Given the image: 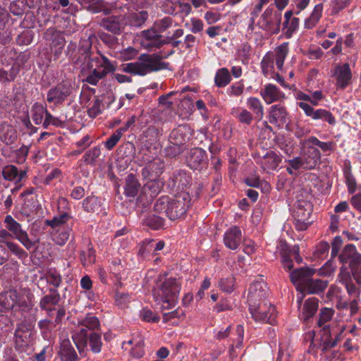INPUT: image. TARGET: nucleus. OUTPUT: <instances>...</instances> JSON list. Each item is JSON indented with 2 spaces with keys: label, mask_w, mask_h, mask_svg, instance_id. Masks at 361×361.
<instances>
[{
  "label": "nucleus",
  "mask_w": 361,
  "mask_h": 361,
  "mask_svg": "<svg viewBox=\"0 0 361 361\" xmlns=\"http://www.w3.org/2000/svg\"><path fill=\"white\" fill-rule=\"evenodd\" d=\"M180 290L181 283L176 278L159 274L154 280L152 297L161 310H170L178 303Z\"/></svg>",
  "instance_id": "obj_1"
},
{
  "label": "nucleus",
  "mask_w": 361,
  "mask_h": 361,
  "mask_svg": "<svg viewBox=\"0 0 361 361\" xmlns=\"http://www.w3.org/2000/svg\"><path fill=\"white\" fill-rule=\"evenodd\" d=\"M190 196L188 191L177 192L172 197L161 196L154 205L158 214H165L171 220H175L185 214L190 206Z\"/></svg>",
  "instance_id": "obj_2"
},
{
  "label": "nucleus",
  "mask_w": 361,
  "mask_h": 361,
  "mask_svg": "<svg viewBox=\"0 0 361 361\" xmlns=\"http://www.w3.org/2000/svg\"><path fill=\"white\" fill-rule=\"evenodd\" d=\"M338 259L343 265L338 275L339 281L344 286L353 281L351 274L345 267L348 266L354 279L361 284V254L357 252L356 247L353 244L345 245L338 255Z\"/></svg>",
  "instance_id": "obj_3"
},
{
  "label": "nucleus",
  "mask_w": 361,
  "mask_h": 361,
  "mask_svg": "<svg viewBox=\"0 0 361 361\" xmlns=\"http://www.w3.org/2000/svg\"><path fill=\"white\" fill-rule=\"evenodd\" d=\"M173 51L168 54H142L139 56L138 61L128 63L123 65V71L128 73L144 76L148 73L156 72L160 70L166 69L168 63L161 62V59L171 55Z\"/></svg>",
  "instance_id": "obj_4"
},
{
  "label": "nucleus",
  "mask_w": 361,
  "mask_h": 361,
  "mask_svg": "<svg viewBox=\"0 0 361 361\" xmlns=\"http://www.w3.org/2000/svg\"><path fill=\"white\" fill-rule=\"evenodd\" d=\"M100 328V322L99 319L87 314L86 317L78 322L72 333L73 341L80 355L85 353L87 348V338L90 334L88 331L93 332Z\"/></svg>",
  "instance_id": "obj_5"
},
{
  "label": "nucleus",
  "mask_w": 361,
  "mask_h": 361,
  "mask_svg": "<svg viewBox=\"0 0 361 361\" xmlns=\"http://www.w3.org/2000/svg\"><path fill=\"white\" fill-rule=\"evenodd\" d=\"M193 130L188 125H180L169 135V145L165 149L169 157H176L183 152L191 139Z\"/></svg>",
  "instance_id": "obj_6"
},
{
  "label": "nucleus",
  "mask_w": 361,
  "mask_h": 361,
  "mask_svg": "<svg viewBox=\"0 0 361 361\" xmlns=\"http://www.w3.org/2000/svg\"><path fill=\"white\" fill-rule=\"evenodd\" d=\"M334 312L332 309L325 307L322 309L319 313L317 324L319 327L323 326L321 336L323 350L334 348L337 343L339 334L343 331V329L331 330L329 325H325V323L332 318Z\"/></svg>",
  "instance_id": "obj_7"
},
{
  "label": "nucleus",
  "mask_w": 361,
  "mask_h": 361,
  "mask_svg": "<svg viewBox=\"0 0 361 361\" xmlns=\"http://www.w3.org/2000/svg\"><path fill=\"white\" fill-rule=\"evenodd\" d=\"M281 20V12L275 11L273 8L268 7L261 15L257 25L269 34L276 35L280 32Z\"/></svg>",
  "instance_id": "obj_8"
},
{
  "label": "nucleus",
  "mask_w": 361,
  "mask_h": 361,
  "mask_svg": "<svg viewBox=\"0 0 361 361\" xmlns=\"http://www.w3.org/2000/svg\"><path fill=\"white\" fill-rule=\"evenodd\" d=\"M249 311L255 322L267 323L271 325H274L276 323V307L267 301L255 305V307L249 306Z\"/></svg>",
  "instance_id": "obj_9"
},
{
  "label": "nucleus",
  "mask_w": 361,
  "mask_h": 361,
  "mask_svg": "<svg viewBox=\"0 0 361 361\" xmlns=\"http://www.w3.org/2000/svg\"><path fill=\"white\" fill-rule=\"evenodd\" d=\"M0 306L4 310H11L18 306L23 311L32 307L30 301H27L25 295L16 289H10L0 294Z\"/></svg>",
  "instance_id": "obj_10"
},
{
  "label": "nucleus",
  "mask_w": 361,
  "mask_h": 361,
  "mask_svg": "<svg viewBox=\"0 0 361 361\" xmlns=\"http://www.w3.org/2000/svg\"><path fill=\"white\" fill-rule=\"evenodd\" d=\"M312 205L310 202L305 200H298L293 213V224L298 231H305L312 224L310 215Z\"/></svg>",
  "instance_id": "obj_11"
},
{
  "label": "nucleus",
  "mask_w": 361,
  "mask_h": 361,
  "mask_svg": "<svg viewBox=\"0 0 361 361\" xmlns=\"http://www.w3.org/2000/svg\"><path fill=\"white\" fill-rule=\"evenodd\" d=\"M336 80V86L337 89L344 90L350 85L353 73L348 63L337 64L331 75Z\"/></svg>",
  "instance_id": "obj_12"
},
{
  "label": "nucleus",
  "mask_w": 361,
  "mask_h": 361,
  "mask_svg": "<svg viewBox=\"0 0 361 361\" xmlns=\"http://www.w3.org/2000/svg\"><path fill=\"white\" fill-rule=\"evenodd\" d=\"M268 295V288L267 284L263 281H255L250 285L247 294L248 306L255 307V305L261 304L263 301H267L266 298Z\"/></svg>",
  "instance_id": "obj_13"
},
{
  "label": "nucleus",
  "mask_w": 361,
  "mask_h": 361,
  "mask_svg": "<svg viewBox=\"0 0 361 361\" xmlns=\"http://www.w3.org/2000/svg\"><path fill=\"white\" fill-rule=\"evenodd\" d=\"M72 87L70 82H63L47 92V102L54 104H61L71 93Z\"/></svg>",
  "instance_id": "obj_14"
},
{
  "label": "nucleus",
  "mask_w": 361,
  "mask_h": 361,
  "mask_svg": "<svg viewBox=\"0 0 361 361\" xmlns=\"http://www.w3.org/2000/svg\"><path fill=\"white\" fill-rule=\"evenodd\" d=\"M316 271L314 269L307 267H301L290 272V278L296 289L300 292Z\"/></svg>",
  "instance_id": "obj_15"
},
{
  "label": "nucleus",
  "mask_w": 361,
  "mask_h": 361,
  "mask_svg": "<svg viewBox=\"0 0 361 361\" xmlns=\"http://www.w3.org/2000/svg\"><path fill=\"white\" fill-rule=\"evenodd\" d=\"M44 38L49 42L50 48L53 51L54 56L59 58L66 44L63 35L54 28H49L44 33Z\"/></svg>",
  "instance_id": "obj_16"
},
{
  "label": "nucleus",
  "mask_w": 361,
  "mask_h": 361,
  "mask_svg": "<svg viewBox=\"0 0 361 361\" xmlns=\"http://www.w3.org/2000/svg\"><path fill=\"white\" fill-rule=\"evenodd\" d=\"M302 299V295L297 296V303L300 309L299 317L301 319L307 321L310 318L312 317L317 311L319 300L315 297H311L307 299L302 307H300Z\"/></svg>",
  "instance_id": "obj_17"
},
{
  "label": "nucleus",
  "mask_w": 361,
  "mask_h": 361,
  "mask_svg": "<svg viewBox=\"0 0 361 361\" xmlns=\"http://www.w3.org/2000/svg\"><path fill=\"white\" fill-rule=\"evenodd\" d=\"M268 114L269 123L277 126H283L289 121V114L283 104L271 106Z\"/></svg>",
  "instance_id": "obj_18"
},
{
  "label": "nucleus",
  "mask_w": 361,
  "mask_h": 361,
  "mask_svg": "<svg viewBox=\"0 0 361 361\" xmlns=\"http://www.w3.org/2000/svg\"><path fill=\"white\" fill-rule=\"evenodd\" d=\"M259 94L267 104L281 102L286 98L284 92L274 84H266L259 91Z\"/></svg>",
  "instance_id": "obj_19"
},
{
  "label": "nucleus",
  "mask_w": 361,
  "mask_h": 361,
  "mask_svg": "<svg viewBox=\"0 0 361 361\" xmlns=\"http://www.w3.org/2000/svg\"><path fill=\"white\" fill-rule=\"evenodd\" d=\"M141 36L142 37L141 44L146 48H159L167 43L166 40L161 39V36L154 28L143 30Z\"/></svg>",
  "instance_id": "obj_20"
},
{
  "label": "nucleus",
  "mask_w": 361,
  "mask_h": 361,
  "mask_svg": "<svg viewBox=\"0 0 361 361\" xmlns=\"http://www.w3.org/2000/svg\"><path fill=\"white\" fill-rule=\"evenodd\" d=\"M191 177L184 171H179L174 173L170 178L171 186L179 192L188 191L191 183Z\"/></svg>",
  "instance_id": "obj_21"
},
{
  "label": "nucleus",
  "mask_w": 361,
  "mask_h": 361,
  "mask_svg": "<svg viewBox=\"0 0 361 361\" xmlns=\"http://www.w3.org/2000/svg\"><path fill=\"white\" fill-rule=\"evenodd\" d=\"M164 170V162L160 159H155L148 162L142 169V176L145 179L153 181L156 180Z\"/></svg>",
  "instance_id": "obj_22"
},
{
  "label": "nucleus",
  "mask_w": 361,
  "mask_h": 361,
  "mask_svg": "<svg viewBox=\"0 0 361 361\" xmlns=\"http://www.w3.org/2000/svg\"><path fill=\"white\" fill-rule=\"evenodd\" d=\"M32 326L26 322H21L17 325L15 331L14 340L17 347L27 345L32 334Z\"/></svg>",
  "instance_id": "obj_23"
},
{
  "label": "nucleus",
  "mask_w": 361,
  "mask_h": 361,
  "mask_svg": "<svg viewBox=\"0 0 361 361\" xmlns=\"http://www.w3.org/2000/svg\"><path fill=\"white\" fill-rule=\"evenodd\" d=\"M242 241V232L239 227L233 226L224 233V243L226 247L235 250L238 249Z\"/></svg>",
  "instance_id": "obj_24"
},
{
  "label": "nucleus",
  "mask_w": 361,
  "mask_h": 361,
  "mask_svg": "<svg viewBox=\"0 0 361 361\" xmlns=\"http://www.w3.org/2000/svg\"><path fill=\"white\" fill-rule=\"evenodd\" d=\"M101 26L105 30L114 33L120 34L125 28L123 16H108L101 21Z\"/></svg>",
  "instance_id": "obj_25"
},
{
  "label": "nucleus",
  "mask_w": 361,
  "mask_h": 361,
  "mask_svg": "<svg viewBox=\"0 0 361 361\" xmlns=\"http://www.w3.org/2000/svg\"><path fill=\"white\" fill-rule=\"evenodd\" d=\"M59 355L61 361H77L78 354L68 338L61 339Z\"/></svg>",
  "instance_id": "obj_26"
},
{
  "label": "nucleus",
  "mask_w": 361,
  "mask_h": 361,
  "mask_svg": "<svg viewBox=\"0 0 361 361\" xmlns=\"http://www.w3.org/2000/svg\"><path fill=\"white\" fill-rule=\"evenodd\" d=\"M281 161V159L274 151H269L259 159V164L264 171L269 173L276 170Z\"/></svg>",
  "instance_id": "obj_27"
},
{
  "label": "nucleus",
  "mask_w": 361,
  "mask_h": 361,
  "mask_svg": "<svg viewBox=\"0 0 361 361\" xmlns=\"http://www.w3.org/2000/svg\"><path fill=\"white\" fill-rule=\"evenodd\" d=\"M206 159V152L201 148L196 147L190 150L187 162L191 169L196 170L204 164Z\"/></svg>",
  "instance_id": "obj_28"
},
{
  "label": "nucleus",
  "mask_w": 361,
  "mask_h": 361,
  "mask_svg": "<svg viewBox=\"0 0 361 361\" xmlns=\"http://www.w3.org/2000/svg\"><path fill=\"white\" fill-rule=\"evenodd\" d=\"M148 18V13L146 11L133 12L123 16L125 25L131 27L142 26Z\"/></svg>",
  "instance_id": "obj_29"
},
{
  "label": "nucleus",
  "mask_w": 361,
  "mask_h": 361,
  "mask_svg": "<svg viewBox=\"0 0 361 361\" xmlns=\"http://www.w3.org/2000/svg\"><path fill=\"white\" fill-rule=\"evenodd\" d=\"M327 285L328 282L326 281H324L319 279H314L312 276L310 279L300 293L318 294L322 292L327 287Z\"/></svg>",
  "instance_id": "obj_30"
},
{
  "label": "nucleus",
  "mask_w": 361,
  "mask_h": 361,
  "mask_svg": "<svg viewBox=\"0 0 361 361\" xmlns=\"http://www.w3.org/2000/svg\"><path fill=\"white\" fill-rule=\"evenodd\" d=\"M246 105L250 111L253 114L255 119L261 121L264 118V106L259 98L255 97H248L246 101Z\"/></svg>",
  "instance_id": "obj_31"
},
{
  "label": "nucleus",
  "mask_w": 361,
  "mask_h": 361,
  "mask_svg": "<svg viewBox=\"0 0 361 361\" xmlns=\"http://www.w3.org/2000/svg\"><path fill=\"white\" fill-rule=\"evenodd\" d=\"M323 8L322 4H317L314 6L310 15L305 20V29L311 30L316 27L322 18Z\"/></svg>",
  "instance_id": "obj_32"
},
{
  "label": "nucleus",
  "mask_w": 361,
  "mask_h": 361,
  "mask_svg": "<svg viewBox=\"0 0 361 361\" xmlns=\"http://www.w3.org/2000/svg\"><path fill=\"white\" fill-rule=\"evenodd\" d=\"M17 137V133L14 128L7 123H1L0 124V140L6 145L12 144Z\"/></svg>",
  "instance_id": "obj_33"
},
{
  "label": "nucleus",
  "mask_w": 361,
  "mask_h": 361,
  "mask_svg": "<svg viewBox=\"0 0 361 361\" xmlns=\"http://www.w3.org/2000/svg\"><path fill=\"white\" fill-rule=\"evenodd\" d=\"M3 176L5 179L13 181L16 183H20L26 176L25 171H18V168L13 165L6 166L4 168Z\"/></svg>",
  "instance_id": "obj_34"
},
{
  "label": "nucleus",
  "mask_w": 361,
  "mask_h": 361,
  "mask_svg": "<svg viewBox=\"0 0 361 361\" xmlns=\"http://www.w3.org/2000/svg\"><path fill=\"white\" fill-rule=\"evenodd\" d=\"M302 157L306 161L307 167L313 169L320 159L321 154L317 148L313 146H307L303 152Z\"/></svg>",
  "instance_id": "obj_35"
},
{
  "label": "nucleus",
  "mask_w": 361,
  "mask_h": 361,
  "mask_svg": "<svg viewBox=\"0 0 361 361\" xmlns=\"http://www.w3.org/2000/svg\"><path fill=\"white\" fill-rule=\"evenodd\" d=\"M140 188L137 179L133 173L128 174L126 179V184L124 186V194L128 197H135Z\"/></svg>",
  "instance_id": "obj_36"
},
{
  "label": "nucleus",
  "mask_w": 361,
  "mask_h": 361,
  "mask_svg": "<svg viewBox=\"0 0 361 361\" xmlns=\"http://www.w3.org/2000/svg\"><path fill=\"white\" fill-rule=\"evenodd\" d=\"M87 108V114L90 118H94L101 114L104 109V99L101 97L94 96L90 100Z\"/></svg>",
  "instance_id": "obj_37"
},
{
  "label": "nucleus",
  "mask_w": 361,
  "mask_h": 361,
  "mask_svg": "<svg viewBox=\"0 0 361 361\" xmlns=\"http://www.w3.org/2000/svg\"><path fill=\"white\" fill-rule=\"evenodd\" d=\"M31 117L36 125H42L47 112V104L35 102L31 108Z\"/></svg>",
  "instance_id": "obj_38"
},
{
  "label": "nucleus",
  "mask_w": 361,
  "mask_h": 361,
  "mask_svg": "<svg viewBox=\"0 0 361 361\" xmlns=\"http://www.w3.org/2000/svg\"><path fill=\"white\" fill-rule=\"evenodd\" d=\"M288 43L283 42L275 48L274 61L277 68L280 71L283 69L284 61L288 54Z\"/></svg>",
  "instance_id": "obj_39"
},
{
  "label": "nucleus",
  "mask_w": 361,
  "mask_h": 361,
  "mask_svg": "<svg viewBox=\"0 0 361 361\" xmlns=\"http://www.w3.org/2000/svg\"><path fill=\"white\" fill-rule=\"evenodd\" d=\"M60 300V295L56 289L51 288L49 294L44 296L39 302L41 309L45 310H51L49 305H56Z\"/></svg>",
  "instance_id": "obj_40"
},
{
  "label": "nucleus",
  "mask_w": 361,
  "mask_h": 361,
  "mask_svg": "<svg viewBox=\"0 0 361 361\" xmlns=\"http://www.w3.org/2000/svg\"><path fill=\"white\" fill-rule=\"evenodd\" d=\"M71 216L64 212L63 214H60L57 216H55L51 220H47L46 223L48 226H51L54 230L63 229V228H68L69 226L67 225V222L70 220Z\"/></svg>",
  "instance_id": "obj_41"
},
{
  "label": "nucleus",
  "mask_w": 361,
  "mask_h": 361,
  "mask_svg": "<svg viewBox=\"0 0 361 361\" xmlns=\"http://www.w3.org/2000/svg\"><path fill=\"white\" fill-rule=\"evenodd\" d=\"M236 280L233 275L221 277L218 282L219 288L224 293L231 294L236 289Z\"/></svg>",
  "instance_id": "obj_42"
},
{
  "label": "nucleus",
  "mask_w": 361,
  "mask_h": 361,
  "mask_svg": "<svg viewBox=\"0 0 361 361\" xmlns=\"http://www.w3.org/2000/svg\"><path fill=\"white\" fill-rule=\"evenodd\" d=\"M126 344L132 345L133 347L130 349V354L135 357H141L144 355V341L140 338H133L129 340L128 342L123 343V348L127 349Z\"/></svg>",
  "instance_id": "obj_43"
},
{
  "label": "nucleus",
  "mask_w": 361,
  "mask_h": 361,
  "mask_svg": "<svg viewBox=\"0 0 361 361\" xmlns=\"http://www.w3.org/2000/svg\"><path fill=\"white\" fill-rule=\"evenodd\" d=\"M82 208L86 212L98 213L101 211V202L95 196H88L82 201Z\"/></svg>",
  "instance_id": "obj_44"
},
{
  "label": "nucleus",
  "mask_w": 361,
  "mask_h": 361,
  "mask_svg": "<svg viewBox=\"0 0 361 361\" xmlns=\"http://www.w3.org/2000/svg\"><path fill=\"white\" fill-rule=\"evenodd\" d=\"M231 75L228 68H219L215 75L214 82L218 87H224L231 81Z\"/></svg>",
  "instance_id": "obj_45"
},
{
  "label": "nucleus",
  "mask_w": 361,
  "mask_h": 361,
  "mask_svg": "<svg viewBox=\"0 0 361 361\" xmlns=\"http://www.w3.org/2000/svg\"><path fill=\"white\" fill-rule=\"evenodd\" d=\"M47 283L54 286V289L59 288L62 283L61 274L54 268H49L44 274Z\"/></svg>",
  "instance_id": "obj_46"
},
{
  "label": "nucleus",
  "mask_w": 361,
  "mask_h": 361,
  "mask_svg": "<svg viewBox=\"0 0 361 361\" xmlns=\"http://www.w3.org/2000/svg\"><path fill=\"white\" fill-rule=\"evenodd\" d=\"M6 228L16 238L25 231L22 229L21 225L17 222L11 215H7L4 219Z\"/></svg>",
  "instance_id": "obj_47"
},
{
  "label": "nucleus",
  "mask_w": 361,
  "mask_h": 361,
  "mask_svg": "<svg viewBox=\"0 0 361 361\" xmlns=\"http://www.w3.org/2000/svg\"><path fill=\"white\" fill-rule=\"evenodd\" d=\"M312 119L322 120L332 126L336 123V119L334 115L329 111L324 109H314Z\"/></svg>",
  "instance_id": "obj_48"
},
{
  "label": "nucleus",
  "mask_w": 361,
  "mask_h": 361,
  "mask_svg": "<svg viewBox=\"0 0 361 361\" xmlns=\"http://www.w3.org/2000/svg\"><path fill=\"white\" fill-rule=\"evenodd\" d=\"M274 54L273 52H267L261 61V68L264 75L274 71Z\"/></svg>",
  "instance_id": "obj_49"
},
{
  "label": "nucleus",
  "mask_w": 361,
  "mask_h": 361,
  "mask_svg": "<svg viewBox=\"0 0 361 361\" xmlns=\"http://www.w3.org/2000/svg\"><path fill=\"white\" fill-rule=\"evenodd\" d=\"M80 258L84 267L91 265L96 261L95 250L89 245L85 250L81 251Z\"/></svg>",
  "instance_id": "obj_50"
},
{
  "label": "nucleus",
  "mask_w": 361,
  "mask_h": 361,
  "mask_svg": "<svg viewBox=\"0 0 361 361\" xmlns=\"http://www.w3.org/2000/svg\"><path fill=\"white\" fill-rule=\"evenodd\" d=\"M143 223L153 230H158L164 226V220L159 216L150 214L143 219Z\"/></svg>",
  "instance_id": "obj_51"
},
{
  "label": "nucleus",
  "mask_w": 361,
  "mask_h": 361,
  "mask_svg": "<svg viewBox=\"0 0 361 361\" xmlns=\"http://www.w3.org/2000/svg\"><path fill=\"white\" fill-rule=\"evenodd\" d=\"M245 91V85L242 81H238L228 86L226 90V94L231 98H236L243 95Z\"/></svg>",
  "instance_id": "obj_52"
},
{
  "label": "nucleus",
  "mask_w": 361,
  "mask_h": 361,
  "mask_svg": "<svg viewBox=\"0 0 361 361\" xmlns=\"http://www.w3.org/2000/svg\"><path fill=\"white\" fill-rule=\"evenodd\" d=\"M89 343L91 350L94 353H98L102 350V341L101 335L94 331L89 335Z\"/></svg>",
  "instance_id": "obj_53"
},
{
  "label": "nucleus",
  "mask_w": 361,
  "mask_h": 361,
  "mask_svg": "<svg viewBox=\"0 0 361 361\" xmlns=\"http://www.w3.org/2000/svg\"><path fill=\"white\" fill-rule=\"evenodd\" d=\"M161 135V134L159 130L156 126H154L148 127L143 132V135L144 137L146 139V142H147L150 145L159 140Z\"/></svg>",
  "instance_id": "obj_54"
},
{
  "label": "nucleus",
  "mask_w": 361,
  "mask_h": 361,
  "mask_svg": "<svg viewBox=\"0 0 361 361\" xmlns=\"http://www.w3.org/2000/svg\"><path fill=\"white\" fill-rule=\"evenodd\" d=\"M100 154V148L95 146L86 152L82 157L83 161L86 164L94 165L96 160L99 157Z\"/></svg>",
  "instance_id": "obj_55"
},
{
  "label": "nucleus",
  "mask_w": 361,
  "mask_h": 361,
  "mask_svg": "<svg viewBox=\"0 0 361 361\" xmlns=\"http://www.w3.org/2000/svg\"><path fill=\"white\" fill-rule=\"evenodd\" d=\"M19 71L18 66H13L9 72L0 68V82L4 83L13 81Z\"/></svg>",
  "instance_id": "obj_56"
},
{
  "label": "nucleus",
  "mask_w": 361,
  "mask_h": 361,
  "mask_svg": "<svg viewBox=\"0 0 361 361\" xmlns=\"http://www.w3.org/2000/svg\"><path fill=\"white\" fill-rule=\"evenodd\" d=\"M345 184L348 187V191L350 194L355 193L357 190H361V186L359 188L355 177L353 176L350 170L344 171Z\"/></svg>",
  "instance_id": "obj_57"
},
{
  "label": "nucleus",
  "mask_w": 361,
  "mask_h": 361,
  "mask_svg": "<svg viewBox=\"0 0 361 361\" xmlns=\"http://www.w3.org/2000/svg\"><path fill=\"white\" fill-rule=\"evenodd\" d=\"M54 231L55 233L53 234L54 242L59 245H64L68 240L70 228H63V229H60V231L58 229Z\"/></svg>",
  "instance_id": "obj_58"
},
{
  "label": "nucleus",
  "mask_w": 361,
  "mask_h": 361,
  "mask_svg": "<svg viewBox=\"0 0 361 361\" xmlns=\"http://www.w3.org/2000/svg\"><path fill=\"white\" fill-rule=\"evenodd\" d=\"M92 61H95L97 66L102 67L108 73L114 71L116 69L115 65L103 54H101V59L95 58L92 59Z\"/></svg>",
  "instance_id": "obj_59"
},
{
  "label": "nucleus",
  "mask_w": 361,
  "mask_h": 361,
  "mask_svg": "<svg viewBox=\"0 0 361 361\" xmlns=\"http://www.w3.org/2000/svg\"><path fill=\"white\" fill-rule=\"evenodd\" d=\"M300 23V19L296 17H293L288 23L286 26L283 25V29L286 30L285 35L287 38H290L293 34L298 29Z\"/></svg>",
  "instance_id": "obj_60"
},
{
  "label": "nucleus",
  "mask_w": 361,
  "mask_h": 361,
  "mask_svg": "<svg viewBox=\"0 0 361 361\" xmlns=\"http://www.w3.org/2000/svg\"><path fill=\"white\" fill-rule=\"evenodd\" d=\"M28 250H35L37 248L36 242L32 241L28 237L27 232L25 231L21 234L18 235V237L16 238Z\"/></svg>",
  "instance_id": "obj_61"
},
{
  "label": "nucleus",
  "mask_w": 361,
  "mask_h": 361,
  "mask_svg": "<svg viewBox=\"0 0 361 361\" xmlns=\"http://www.w3.org/2000/svg\"><path fill=\"white\" fill-rule=\"evenodd\" d=\"M185 317V312L182 310L178 308L170 312L164 313L162 316L163 322L167 323L171 322L172 324H175L172 322L174 319H181Z\"/></svg>",
  "instance_id": "obj_62"
},
{
  "label": "nucleus",
  "mask_w": 361,
  "mask_h": 361,
  "mask_svg": "<svg viewBox=\"0 0 361 361\" xmlns=\"http://www.w3.org/2000/svg\"><path fill=\"white\" fill-rule=\"evenodd\" d=\"M49 126L62 127L63 126V122L61 121L59 118L53 116L47 111L46 116L44 117V122L42 123V126L44 128H48Z\"/></svg>",
  "instance_id": "obj_63"
},
{
  "label": "nucleus",
  "mask_w": 361,
  "mask_h": 361,
  "mask_svg": "<svg viewBox=\"0 0 361 361\" xmlns=\"http://www.w3.org/2000/svg\"><path fill=\"white\" fill-rule=\"evenodd\" d=\"M185 26L193 33H197L203 30L204 24L202 20L197 18H190L189 22L185 23Z\"/></svg>",
  "instance_id": "obj_64"
}]
</instances>
